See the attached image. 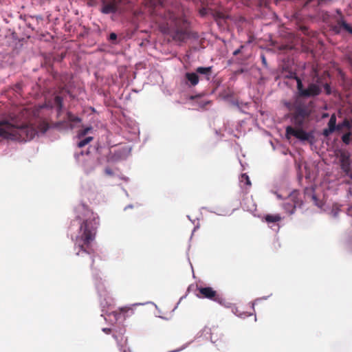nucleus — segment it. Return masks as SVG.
Returning <instances> with one entry per match:
<instances>
[{
	"mask_svg": "<svg viewBox=\"0 0 352 352\" xmlns=\"http://www.w3.org/2000/svg\"><path fill=\"white\" fill-rule=\"evenodd\" d=\"M76 219L72 222V225L76 221L80 225L78 234L74 240L75 248L78 250V256H86L91 261L92 267L94 263L91 243L94 241L97 229L100 223L99 217L87 206L80 205L76 208Z\"/></svg>",
	"mask_w": 352,
	"mask_h": 352,
	"instance_id": "1",
	"label": "nucleus"
},
{
	"mask_svg": "<svg viewBox=\"0 0 352 352\" xmlns=\"http://www.w3.org/2000/svg\"><path fill=\"white\" fill-rule=\"evenodd\" d=\"M289 78L296 81L297 96L292 102H287L286 106L290 111H293L292 122L297 126H300L311 113V102L307 103L304 98H315L319 96L321 94V87L318 84L319 79H316L315 82L309 83L305 88L302 80L296 73L291 74Z\"/></svg>",
	"mask_w": 352,
	"mask_h": 352,
	"instance_id": "2",
	"label": "nucleus"
},
{
	"mask_svg": "<svg viewBox=\"0 0 352 352\" xmlns=\"http://www.w3.org/2000/svg\"><path fill=\"white\" fill-rule=\"evenodd\" d=\"M37 133L34 126L26 122L0 120V138L8 140L27 142L32 140Z\"/></svg>",
	"mask_w": 352,
	"mask_h": 352,
	"instance_id": "3",
	"label": "nucleus"
},
{
	"mask_svg": "<svg viewBox=\"0 0 352 352\" xmlns=\"http://www.w3.org/2000/svg\"><path fill=\"white\" fill-rule=\"evenodd\" d=\"M197 296L199 298H207L220 305H224L225 299L212 287H197Z\"/></svg>",
	"mask_w": 352,
	"mask_h": 352,
	"instance_id": "4",
	"label": "nucleus"
},
{
	"mask_svg": "<svg viewBox=\"0 0 352 352\" xmlns=\"http://www.w3.org/2000/svg\"><path fill=\"white\" fill-rule=\"evenodd\" d=\"M173 39L177 41H185L190 38V32L185 21H177L175 23V30L173 35Z\"/></svg>",
	"mask_w": 352,
	"mask_h": 352,
	"instance_id": "5",
	"label": "nucleus"
},
{
	"mask_svg": "<svg viewBox=\"0 0 352 352\" xmlns=\"http://www.w3.org/2000/svg\"><path fill=\"white\" fill-rule=\"evenodd\" d=\"M305 123V122H303ZM294 124L299 127V129H294V127L289 126L286 128V137L289 138L290 135L294 136L296 138L301 140V141H308L310 138H312L311 133L306 132L305 130L301 129L302 124L300 126H297L294 123Z\"/></svg>",
	"mask_w": 352,
	"mask_h": 352,
	"instance_id": "6",
	"label": "nucleus"
},
{
	"mask_svg": "<svg viewBox=\"0 0 352 352\" xmlns=\"http://www.w3.org/2000/svg\"><path fill=\"white\" fill-rule=\"evenodd\" d=\"M121 0H109L102 2V12L104 14L116 13Z\"/></svg>",
	"mask_w": 352,
	"mask_h": 352,
	"instance_id": "7",
	"label": "nucleus"
},
{
	"mask_svg": "<svg viewBox=\"0 0 352 352\" xmlns=\"http://www.w3.org/2000/svg\"><path fill=\"white\" fill-rule=\"evenodd\" d=\"M337 13L339 14L340 17L336 20L337 25L342 28L346 32L352 34V27H351L344 19V16L342 14V12L340 10H337Z\"/></svg>",
	"mask_w": 352,
	"mask_h": 352,
	"instance_id": "8",
	"label": "nucleus"
},
{
	"mask_svg": "<svg viewBox=\"0 0 352 352\" xmlns=\"http://www.w3.org/2000/svg\"><path fill=\"white\" fill-rule=\"evenodd\" d=\"M127 314H133V309L130 307H122L113 311V314L117 320L120 318L122 314L125 317V315Z\"/></svg>",
	"mask_w": 352,
	"mask_h": 352,
	"instance_id": "9",
	"label": "nucleus"
},
{
	"mask_svg": "<svg viewBox=\"0 0 352 352\" xmlns=\"http://www.w3.org/2000/svg\"><path fill=\"white\" fill-rule=\"evenodd\" d=\"M352 128V120L345 118L342 122L337 124L336 131H342L343 129H347L349 131Z\"/></svg>",
	"mask_w": 352,
	"mask_h": 352,
	"instance_id": "10",
	"label": "nucleus"
},
{
	"mask_svg": "<svg viewBox=\"0 0 352 352\" xmlns=\"http://www.w3.org/2000/svg\"><path fill=\"white\" fill-rule=\"evenodd\" d=\"M186 78L190 82L192 86H195L199 83V78L197 73L187 72L185 74Z\"/></svg>",
	"mask_w": 352,
	"mask_h": 352,
	"instance_id": "11",
	"label": "nucleus"
},
{
	"mask_svg": "<svg viewBox=\"0 0 352 352\" xmlns=\"http://www.w3.org/2000/svg\"><path fill=\"white\" fill-rule=\"evenodd\" d=\"M63 99L60 96H56L54 98L53 105L56 107L58 114H60L62 111L63 104Z\"/></svg>",
	"mask_w": 352,
	"mask_h": 352,
	"instance_id": "12",
	"label": "nucleus"
},
{
	"mask_svg": "<svg viewBox=\"0 0 352 352\" xmlns=\"http://www.w3.org/2000/svg\"><path fill=\"white\" fill-rule=\"evenodd\" d=\"M196 73L205 75L206 79L209 80L212 74V67H199L196 69Z\"/></svg>",
	"mask_w": 352,
	"mask_h": 352,
	"instance_id": "13",
	"label": "nucleus"
},
{
	"mask_svg": "<svg viewBox=\"0 0 352 352\" xmlns=\"http://www.w3.org/2000/svg\"><path fill=\"white\" fill-rule=\"evenodd\" d=\"M340 166L345 175L352 179V169L351 168L350 161L341 164Z\"/></svg>",
	"mask_w": 352,
	"mask_h": 352,
	"instance_id": "14",
	"label": "nucleus"
},
{
	"mask_svg": "<svg viewBox=\"0 0 352 352\" xmlns=\"http://www.w3.org/2000/svg\"><path fill=\"white\" fill-rule=\"evenodd\" d=\"M265 220L267 223H276L278 222L281 220V217L280 214H267L265 217Z\"/></svg>",
	"mask_w": 352,
	"mask_h": 352,
	"instance_id": "15",
	"label": "nucleus"
},
{
	"mask_svg": "<svg viewBox=\"0 0 352 352\" xmlns=\"http://www.w3.org/2000/svg\"><path fill=\"white\" fill-rule=\"evenodd\" d=\"M240 182L243 187L245 186L246 188H249L251 186V182L249 178V176L246 173H243L241 175L240 178Z\"/></svg>",
	"mask_w": 352,
	"mask_h": 352,
	"instance_id": "16",
	"label": "nucleus"
},
{
	"mask_svg": "<svg viewBox=\"0 0 352 352\" xmlns=\"http://www.w3.org/2000/svg\"><path fill=\"white\" fill-rule=\"evenodd\" d=\"M340 164L350 161V155L348 152L340 151L339 155Z\"/></svg>",
	"mask_w": 352,
	"mask_h": 352,
	"instance_id": "17",
	"label": "nucleus"
},
{
	"mask_svg": "<svg viewBox=\"0 0 352 352\" xmlns=\"http://www.w3.org/2000/svg\"><path fill=\"white\" fill-rule=\"evenodd\" d=\"M67 119L71 123H78L81 122V119L80 118L72 114L71 112H67Z\"/></svg>",
	"mask_w": 352,
	"mask_h": 352,
	"instance_id": "18",
	"label": "nucleus"
},
{
	"mask_svg": "<svg viewBox=\"0 0 352 352\" xmlns=\"http://www.w3.org/2000/svg\"><path fill=\"white\" fill-rule=\"evenodd\" d=\"M317 79H319V85L320 86V87H324V89L325 91V93L327 95H330L331 94V88L330 87V85L327 82H325V83H322V81H321V79L320 78H318Z\"/></svg>",
	"mask_w": 352,
	"mask_h": 352,
	"instance_id": "19",
	"label": "nucleus"
},
{
	"mask_svg": "<svg viewBox=\"0 0 352 352\" xmlns=\"http://www.w3.org/2000/svg\"><path fill=\"white\" fill-rule=\"evenodd\" d=\"M351 135H352L351 131H348L346 133H344V135H342L341 139H342V141L343 142V143H344L346 145L349 144L351 141Z\"/></svg>",
	"mask_w": 352,
	"mask_h": 352,
	"instance_id": "20",
	"label": "nucleus"
},
{
	"mask_svg": "<svg viewBox=\"0 0 352 352\" xmlns=\"http://www.w3.org/2000/svg\"><path fill=\"white\" fill-rule=\"evenodd\" d=\"M328 126L331 127L333 129H336L337 124H336V114H332L330 117V119L328 122Z\"/></svg>",
	"mask_w": 352,
	"mask_h": 352,
	"instance_id": "21",
	"label": "nucleus"
},
{
	"mask_svg": "<svg viewBox=\"0 0 352 352\" xmlns=\"http://www.w3.org/2000/svg\"><path fill=\"white\" fill-rule=\"evenodd\" d=\"M49 129V124L47 122L43 121L38 125V129L41 133H45Z\"/></svg>",
	"mask_w": 352,
	"mask_h": 352,
	"instance_id": "22",
	"label": "nucleus"
},
{
	"mask_svg": "<svg viewBox=\"0 0 352 352\" xmlns=\"http://www.w3.org/2000/svg\"><path fill=\"white\" fill-rule=\"evenodd\" d=\"M92 140H93L92 137H87V138H85L84 140L80 141L78 143V146L79 148H82V147L85 146V145H87L88 143H89Z\"/></svg>",
	"mask_w": 352,
	"mask_h": 352,
	"instance_id": "23",
	"label": "nucleus"
},
{
	"mask_svg": "<svg viewBox=\"0 0 352 352\" xmlns=\"http://www.w3.org/2000/svg\"><path fill=\"white\" fill-rule=\"evenodd\" d=\"M335 131H336V129H333V128H331V127L328 126V128L324 129L322 131V135H323L324 137H328L330 134H331L332 133H333Z\"/></svg>",
	"mask_w": 352,
	"mask_h": 352,
	"instance_id": "24",
	"label": "nucleus"
},
{
	"mask_svg": "<svg viewBox=\"0 0 352 352\" xmlns=\"http://www.w3.org/2000/svg\"><path fill=\"white\" fill-rule=\"evenodd\" d=\"M91 129L87 127V128H85L82 130H80L79 132H78V137L79 138H82L83 136H85L87 133L88 131L90 130Z\"/></svg>",
	"mask_w": 352,
	"mask_h": 352,
	"instance_id": "25",
	"label": "nucleus"
},
{
	"mask_svg": "<svg viewBox=\"0 0 352 352\" xmlns=\"http://www.w3.org/2000/svg\"><path fill=\"white\" fill-rule=\"evenodd\" d=\"M210 104V100H207V101L201 102L200 103V105H199V106H200V107H201V108L204 109V108H205V107H206V105H208V104Z\"/></svg>",
	"mask_w": 352,
	"mask_h": 352,
	"instance_id": "26",
	"label": "nucleus"
},
{
	"mask_svg": "<svg viewBox=\"0 0 352 352\" xmlns=\"http://www.w3.org/2000/svg\"><path fill=\"white\" fill-rule=\"evenodd\" d=\"M117 39V34L114 32H112L109 35V40L114 41Z\"/></svg>",
	"mask_w": 352,
	"mask_h": 352,
	"instance_id": "27",
	"label": "nucleus"
},
{
	"mask_svg": "<svg viewBox=\"0 0 352 352\" xmlns=\"http://www.w3.org/2000/svg\"><path fill=\"white\" fill-rule=\"evenodd\" d=\"M243 47V45H241V46L240 47V48H239V49L236 50L233 52V55H234V56L238 55V54L241 52V49H242Z\"/></svg>",
	"mask_w": 352,
	"mask_h": 352,
	"instance_id": "28",
	"label": "nucleus"
},
{
	"mask_svg": "<svg viewBox=\"0 0 352 352\" xmlns=\"http://www.w3.org/2000/svg\"><path fill=\"white\" fill-rule=\"evenodd\" d=\"M102 331L107 334H109L111 332V329L110 328H103Z\"/></svg>",
	"mask_w": 352,
	"mask_h": 352,
	"instance_id": "29",
	"label": "nucleus"
},
{
	"mask_svg": "<svg viewBox=\"0 0 352 352\" xmlns=\"http://www.w3.org/2000/svg\"><path fill=\"white\" fill-rule=\"evenodd\" d=\"M106 173L109 175H111L112 174V172L110 169H106Z\"/></svg>",
	"mask_w": 352,
	"mask_h": 352,
	"instance_id": "30",
	"label": "nucleus"
},
{
	"mask_svg": "<svg viewBox=\"0 0 352 352\" xmlns=\"http://www.w3.org/2000/svg\"><path fill=\"white\" fill-rule=\"evenodd\" d=\"M328 116H329V114H328V113H324V114L322 115V118H327V117H328Z\"/></svg>",
	"mask_w": 352,
	"mask_h": 352,
	"instance_id": "31",
	"label": "nucleus"
},
{
	"mask_svg": "<svg viewBox=\"0 0 352 352\" xmlns=\"http://www.w3.org/2000/svg\"><path fill=\"white\" fill-rule=\"evenodd\" d=\"M312 1H313V0H307V1H306V3H305V4L307 5V4L309 3H310V2H311Z\"/></svg>",
	"mask_w": 352,
	"mask_h": 352,
	"instance_id": "32",
	"label": "nucleus"
},
{
	"mask_svg": "<svg viewBox=\"0 0 352 352\" xmlns=\"http://www.w3.org/2000/svg\"><path fill=\"white\" fill-rule=\"evenodd\" d=\"M180 351V349H177V350L171 351H168V352H178V351Z\"/></svg>",
	"mask_w": 352,
	"mask_h": 352,
	"instance_id": "33",
	"label": "nucleus"
},
{
	"mask_svg": "<svg viewBox=\"0 0 352 352\" xmlns=\"http://www.w3.org/2000/svg\"><path fill=\"white\" fill-rule=\"evenodd\" d=\"M263 63H265V57H264V56H263Z\"/></svg>",
	"mask_w": 352,
	"mask_h": 352,
	"instance_id": "34",
	"label": "nucleus"
},
{
	"mask_svg": "<svg viewBox=\"0 0 352 352\" xmlns=\"http://www.w3.org/2000/svg\"><path fill=\"white\" fill-rule=\"evenodd\" d=\"M195 98V96H191V97H190V99H192H192H194Z\"/></svg>",
	"mask_w": 352,
	"mask_h": 352,
	"instance_id": "35",
	"label": "nucleus"
}]
</instances>
